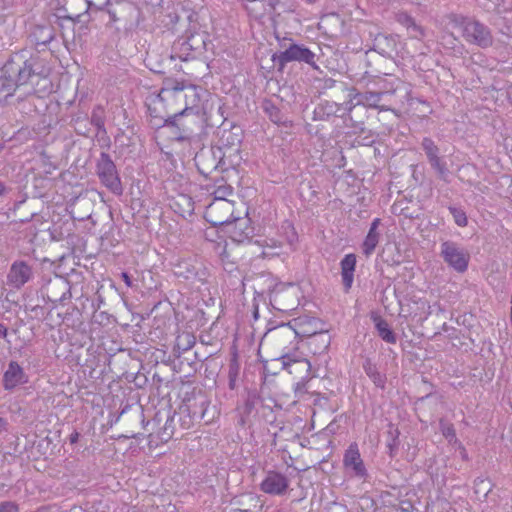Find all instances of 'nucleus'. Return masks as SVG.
<instances>
[{"label": "nucleus", "instance_id": "obj_25", "mask_svg": "<svg viewBox=\"0 0 512 512\" xmlns=\"http://www.w3.org/2000/svg\"><path fill=\"white\" fill-rule=\"evenodd\" d=\"M188 116H181L176 123L177 124H168L165 123V120H161L162 124H157L158 126H171L175 127L179 130V134L176 137L179 141L190 140L194 134V129L191 126V121H189Z\"/></svg>", "mask_w": 512, "mask_h": 512}, {"label": "nucleus", "instance_id": "obj_21", "mask_svg": "<svg viewBox=\"0 0 512 512\" xmlns=\"http://www.w3.org/2000/svg\"><path fill=\"white\" fill-rule=\"evenodd\" d=\"M356 262V255L353 253L346 254L340 261L341 277L345 291H348L352 287Z\"/></svg>", "mask_w": 512, "mask_h": 512}, {"label": "nucleus", "instance_id": "obj_22", "mask_svg": "<svg viewBox=\"0 0 512 512\" xmlns=\"http://www.w3.org/2000/svg\"><path fill=\"white\" fill-rule=\"evenodd\" d=\"M397 23L403 26L411 38L419 39L424 36L422 27L407 12H399L395 17Z\"/></svg>", "mask_w": 512, "mask_h": 512}, {"label": "nucleus", "instance_id": "obj_19", "mask_svg": "<svg viewBox=\"0 0 512 512\" xmlns=\"http://www.w3.org/2000/svg\"><path fill=\"white\" fill-rule=\"evenodd\" d=\"M398 41L396 36L378 34L373 40V50L384 57H392L397 52Z\"/></svg>", "mask_w": 512, "mask_h": 512}, {"label": "nucleus", "instance_id": "obj_52", "mask_svg": "<svg viewBox=\"0 0 512 512\" xmlns=\"http://www.w3.org/2000/svg\"><path fill=\"white\" fill-rule=\"evenodd\" d=\"M6 192V186L3 182H0V196Z\"/></svg>", "mask_w": 512, "mask_h": 512}, {"label": "nucleus", "instance_id": "obj_1", "mask_svg": "<svg viewBox=\"0 0 512 512\" xmlns=\"http://www.w3.org/2000/svg\"><path fill=\"white\" fill-rule=\"evenodd\" d=\"M201 92L195 85L167 79L158 94L147 97L146 106L152 118L165 120V123L177 124L181 116L190 114H193L195 123L200 110Z\"/></svg>", "mask_w": 512, "mask_h": 512}, {"label": "nucleus", "instance_id": "obj_7", "mask_svg": "<svg viewBox=\"0 0 512 512\" xmlns=\"http://www.w3.org/2000/svg\"><path fill=\"white\" fill-rule=\"evenodd\" d=\"M272 60L280 68H283L289 62H300L317 69L316 54L304 44H290L284 51L275 53Z\"/></svg>", "mask_w": 512, "mask_h": 512}, {"label": "nucleus", "instance_id": "obj_36", "mask_svg": "<svg viewBox=\"0 0 512 512\" xmlns=\"http://www.w3.org/2000/svg\"><path fill=\"white\" fill-rule=\"evenodd\" d=\"M439 429L449 443H458L454 425L445 419H440Z\"/></svg>", "mask_w": 512, "mask_h": 512}, {"label": "nucleus", "instance_id": "obj_20", "mask_svg": "<svg viewBox=\"0 0 512 512\" xmlns=\"http://www.w3.org/2000/svg\"><path fill=\"white\" fill-rule=\"evenodd\" d=\"M277 236L284 241V246H287L291 251H295L299 237L298 233L289 220L282 221L277 228Z\"/></svg>", "mask_w": 512, "mask_h": 512}, {"label": "nucleus", "instance_id": "obj_10", "mask_svg": "<svg viewBox=\"0 0 512 512\" xmlns=\"http://www.w3.org/2000/svg\"><path fill=\"white\" fill-rule=\"evenodd\" d=\"M440 248V256L449 267L458 273L468 269L470 256L459 244L447 240L441 243Z\"/></svg>", "mask_w": 512, "mask_h": 512}, {"label": "nucleus", "instance_id": "obj_26", "mask_svg": "<svg viewBox=\"0 0 512 512\" xmlns=\"http://www.w3.org/2000/svg\"><path fill=\"white\" fill-rule=\"evenodd\" d=\"M372 319L378 336L386 343L395 344L397 342V336L388 322L380 316H373Z\"/></svg>", "mask_w": 512, "mask_h": 512}, {"label": "nucleus", "instance_id": "obj_54", "mask_svg": "<svg viewBox=\"0 0 512 512\" xmlns=\"http://www.w3.org/2000/svg\"><path fill=\"white\" fill-rule=\"evenodd\" d=\"M93 122H95V125L98 127V128H101L103 127V122L100 120V119H93Z\"/></svg>", "mask_w": 512, "mask_h": 512}, {"label": "nucleus", "instance_id": "obj_34", "mask_svg": "<svg viewBox=\"0 0 512 512\" xmlns=\"http://www.w3.org/2000/svg\"><path fill=\"white\" fill-rule=\"evenodd\" d=\"M175 275L185 280L195 279V276L197 275L196 265L187 261H183L178 264L177 269L175 270Z\"/></svg>", "mask_w": 512, "mask_h": 512}, {"label": "nucleus", "instance_id": "obj_51", "mask_svg": "<svg viewBox=\"0 0 512 512\" xmlns=\"http://www.w3.org/2000/svg\"><path fill=\"white\" fill-rule=\"evenodd\" d=\"M230 512H258L254 511L250 506L247 508L235 507L231 508Z\"/></svg>", "mask_w": 512, "mask_h": 512}, {"label": "nucleus", "instance_id": "obj_27", "mask_svg": "<svg viewBox=\"0 0 512 512\" xmlns=\"http://www.w3.org/2000/svg\"><path fill=\"white\" fill-rule=\"evenodd\" d=\"M363 370L366 375L371 379L374 385L383 389L386 385V375L382 373L377 365L371 359H366L363 363Z\"/></svg>", "mask_w": 512, "mask_h": 512}, {"label": "nucleus", "instance_id": "obj_16", "mask_svg": "<svg viewBox=\"0 0 512 512\" xmlns=\"http://www.w3.org/2000/svg\"><path fill=\"white\" fill-rule=\"evenodd\" d=\"M229 226V235L238 244L250 243L254 236V227L248 218H233Z\"/></svg>", "mask_w": 512, "mask_h": 512}, {"label": "nucleus", "instance_id": "obj_48", "mask_svg": "<svg viewBox=\"0 0 512 512\" xmlns=\"http://www.w3.org/2000/svg\"><path fill=\"white\" fill-rule=\"evenodd\" d=\"M121 278H122V280L124 281V283L126 284L127 287H131L132 286L131 277H130V275L127 272H122L121 273Z\"/></svg>", "mask_w": 512, "mask_h": 512}, {"label": "nucleus", "instance_id": "obj_14", "mask_svg": "<svg viewBox=\"0 0 512 512\" xmlns=\"http://www.w3.org/2000/svg\"><path fill=\"white\" fill-rule=\"evenodd\" d=\"M288 487L289 479L284 474L275 470L267 471L264 479L259 485L262 492L274 496H281L285 494Z\"/></svg>", "mask_w": 512, "mask_h": 512}, {"label": "nucleus", "instance_id": "obj_49", "mask_svg": "<svg viewBox=\"0 0 512 512\" xmlns=\"http://www.w3.org/2000/svg\"><path fill=\"white\" fill-rule=\"evenodd\" d=\"M7 335H8L7 327L2 322H0V338L6 339Z\"/></svg>", "mask_w": 512, "mask_h": 512}, {"label": "nucleus", "instance_id": "obj_42", "mask_svg": "<svg viewBox=\"0 0 512 512\" xmlns=\"http://www.w3.org/2000/svg\"><path fill=\"white\" fill-rule=\"evenodd\" d=\"M173 422H174L173 417L167 418L165 425L163 427V430L160 433L161 440L168 441L173 436V433H174Z\"/></svg>", "mask_w": 512, "mask_h": 512}, {"label": "nucleus", "instance_id": "obj_33", "mask_svg": "<svg viewBox=\"0 0 512 512\" xmlns=\"http://www.w3.org/2000/svg\"><path fill=\"white\" fill-rule=\"evenodd\" d=\"M493 485L487 478L477 477L473 483V490L475 495L480 498H487L488 494L492 491Z\"/></svg>", "mask_w": 512, "mask_h": 512}, {"label": "nucleus", "instance_id": "obj_39", "mask_svg": "<svg viewBox=\"0 0 512 512\" xmlns=\"http://www.w3.org/2000/svg\"><path fill=\"white\" fill-rule=\"evenodd\" d=\"M247 499H248L249 503H246L243 499L234 498L233 501H232V504L233 505H238L241 508H247L249 506L251 507V505H254V507H256L257 504L260 503L258 511L262 510L263 503L260 501L259 496L255 495V494H248L247 495Z\"/></svg>", "mask_w": 512, "mask_h": 512}, {"label": "nucleus", "instance_id": "obj_23", "mask_svg": "<svg viewBox=\"0 0 512 512\" xmlns=\"http://www.w3.org/2000/svg\"><path fill=\"white\" fill-rule=\"evenodd\" d=\"M55 37L54 28L49 25L36 26L31 35V41L36 47L47 46Z\"/></svg>", "mask_w": 512, "mask_h": 512}, {"label": "nucleus", "instance_id": "obj_28", "mask_svg": "<svg viewBox=\"0 0 512 512\" xmlns=\"http://www.w3.org/2000/svg\"><path fill=\"white\" fill-rule=\"evenodd\" d=\"M188 46L192 48L194 54H202L207 50L209 35L203 31L191 33L187 38Z\"/></svg>", "mask_w": 512, "mask_h": 512}, {"label": "nucleus", "instance_id": "obj_3", "mask_svg": "<svg viewBox=\"0 0 512 512\" xmlns=\"http://www.w3.org/2000/svg\"><path fill=\"white\" fill-rule=\"evenodd\" d=\"M451 23L460 29L463 38L468 43L481 48H487L493 44L490 29L478 20L455 14L451 17Z\"/></svg>", "mask_w": 512, "mask_h": 512}, {"label": "nucleus", "instance_id": "obj_9", "mask_svg": "<svg viewBox=\"0 0 512 512\" xmlns=\"http://www.w3.org/2000/svg\"><path fill=\"white\" fill-rule=\"evenodd\" d=\"M41 294L52 304L51 308L55 309L71 298V284L67 278L56 275L42 286Z\"/></svg>", "mask_w": 512, "mask_h": 512}, {"label": "nucleus", "instance_id": "obj_58", "mask_svg": "<svg viewBox=\"0 0 512 512\" xmlns=\"http://www.w3.org/2000/svg\"><path fill=\"white\" fill-rule=\"evenodd\" d=\"M417 102L421 103V104H427L426 100H422V99H419V98H417Z\"/></svg>", "mask_w": 512, "mask_h": 512}, {"label": "nucleus", "instance_id": "obj_47", "mask_svg": "<svg viewBox=\"0 0 512 512\" xmlns=\"http://www.w3.org/2000/svg\"><path fill=\"white\" fill-rule=\"evenodd\" d=\"M398 435H399V432L398 430H396V435L395 437L392 439V442L388 443V448L390 450V454L392 455V452L393 450L397 447L398 443H397V438H398Z\"/></svg>", "mask_w": 512, "mask_h": 512}, {"label": "nucleus", "instance_id": "obj_60", "mask_svg": "<svg viewBox=\"0 0 512 512\" xmlns=\"http://www.w3.org/2000/svg\"><path fill=\"white\" fill-rule=\"evenodd\" d=\"M2 422V419L0 418V423Z\"/></svg>", "mask_w": 512, "mask_h": 512}, {"label": "nucleus", "instance_id": "obj_15", "mask_svg": "<svg viewBox=\"0 0 512 512\" xmlns=\"http://www.w3.org/2000/svg\"><path fill=\"white\" fill-rule=\"evenodd\" d=\"M39 92L40 90L35 89L34 85H31V88L25 92L24 97L19 94L17 96V109L26 115L41 112L46 107V103L43 96L39 95Z\"/></svg>", "mask_w": 512, "mask_h": 512}, {"label": "nucleus", "instance_id": "obj_24", "mask_svg": "<svg viewBox=\"0 0 512 512\" xmlns=\"http://www.w3.org/2000/svg\"><path fill=\"white\" fill-rule=\"evenodd\" d=\"M379 225H380V219L379 218L373 219V221L370 225L369 231L363 241L362 251L366 256H370L374 252L376 246L379 243L380 234L377 231Z\"/></svg>", "mask_w": 512, "mask_h": 512}, {"label": "nucleus", "instance_id": "obj_6", "mask_svg": "<svg viewBox=\"0 0 512 512\" xmlns=\"http://www.w3.org/2000/svg\"><path fill=\"white\" fill-rule=\"evenodd\" d=\"M274 334L283 342H289V346L283 347L281 355L277 358V360L281 361L284 368L294 363L307 362L298 350V334L290 325H281L274 329Z\"/></svg>", "mask_w": 512, "mask_h": 512}, {"label": "nucleus", "instance_id": "obj_32", "mask_svg": "<svg viewBox=\"0 0 512 512\" xmlns=\"http://www.w3.org/2000/svg\"><path fill=\"white\" fill-rule=\"evenodd\" d=\"M262 109L269 119L275 123L280 124L283 121L281 110L270 100H265L262 104Z\"/></svg>", "mask_w": 512, "mask_h": 512}, {"label": "nucleus", "instance_id": "obj_4", "mask_svg": "<svg viewBox=\"0 0 512 512\" xmlns=\"http://www.w3.org/2000/svg\"><path fill=\"white\" fill-rule=\"evenodd\" d=\"M209 406L210 401L203 393L187 397L180 407V414L184 415L181 425L184 428H190L194 423L201 422L202 420H204L205 423H209L211 419H206Z\"/></svg>", "mask_w": 512, "mask_h": 512}, {"label": "nucleus", "instance_id": "obj_5", "mask_svg": "<svg viewBox=\"0 0 512 512\" xmlns=\"http://www.w3.org/2000/svg\"><path fill=\"white\" fill-rule=\"evenodd\" d=\"M96 175L100 183L114 195L120 196L123 193L121 178L115 163L111 156L106 153H100L96 162Z\"/></svg>", "mask_w": 512, "mask_h": 512}, {"label": "nucleus", "instance_id": "obj_29", "mask_svg": "<svg viewBox=\"0 0 512 512\" xmlns=\"http://www.w3.org/2000/svg\"><path fill=\"white\" fill-rule=\"evenodd\" d=\"M339 111V107L336 103L324 102L318 104L313 112V120L326 121L332 116H335Z\"/></svg>", "mask_w": 512, "mask_h": 512}, {"label": "nucleus", "instance_id": "obj_50", "mask_svg": "<svg viewBox=\"0 0 512 512\" xmlns=\"http://www.w3.org/2000/svg\"><path fill=\"white\" fill-rule=\"evenodd\" d=\"M79 436H80V434H79L77 431H73V432L70 434V436H69V442H70L71 444H75V443H77V442H78V440H79Z\"/></svg>", "mask_w": 512, "mask_h": 512}, {"label": "nucleus", "instance_id": "obj_40", "mask_svg": "<svg viewBox=\"0 0 512 512\" xmlns=\"http://www.w3.org/2000/svg\"><path fill=\"white\" fill-rule=\"evenodd\" d=\"M232 194H233L232 186L224 183V184L218 185L215 188V190L213 191V195H214L213 200L226 199L227 196H230Z\"/></svg>", "mask_w": 512, "mask_h": 512}, {"label": "nucleus", "instance_id": "obj_53", "mask_svg": "<svg viewBox=\"0 0 512 512\" xmlns=\"http://www.w3.org/2000/svg\"><path fill=\"white\" fill-rule=\"evenodd\" d=\"M462 448V452H461V455H462V459L463 460H467L468 459V455H467V452L465 450L464 447H461Z\"/></svg>", "mask_w": 512, "mask_h": 512}, {"label": "nucleus", "instance_id": "obj_55", "mask_svg": "<svg viewBox=\"0 0 512 512\" xmlns=\"http://www.w3.org/2000/svg\"><path fill=\"white\" fill-rule=\"evenodd\" d=\"M307 5H314L318 0H302Z\"/></svg>", "mask_w": 512, "mask_h": 512}, {"label": "nucleus", "instance_id": "obj_57", "mask_svg": "<svg viewBox=\"0 0 512 512\" xmlns=\"http://www.w3.org/2000/svg\"><path fill=\"white\" fill-rule=\"evenodd\" d=\"M442 329H443V331L447 332L449 329V326L446 323H444L442 326Z\"/></svg>", "mask_w": 512, "mask_h": 512}, {"label": "nucleus", "instance_id": "obj_31", "mask_svg": "<svg viewBox=\"0 0 512 512\" xmlns=\"http://www.w3.org/2000/svg\"><path fill=\"white\" fill-rule=\"evenodd\" d=\"M240 374V363L238 355L234 352L229 360L228 366V386L231 390L236 388L237 380Z\"/></svg>", "mask_w": 512, "mask_h": 512}, {"label": "nucleus", "instance_id": "obj_45", "mask_svg": "<svg viewBox=\"0 0 512 512\" xmlns=\"http://www.w3.org/2000/svg\"><path fill=\"white\" fill-rule=\"evenodd\" d=\"M20 507L15 501L0 502V512H19Z\"/></svg>", "mask_w": 512, "mask_h": 512}, {"label": "nucleus", "instance_id": "obj_35", "mask_svg": "<svg viewBox=\"0 0 512 512\" xmlns=\"http://www.w3.org/2000/svg\"><path fill=\"white\" fill-rule=\"evenodd\" d=\"M428 161H429L431 167L438 174V177L441 180H443L445 182H448L449 170L447 168L446 162L440 156H438L436 158H432V159H430Z\"/></svg>", "mask_w": 512, "mask_h": 512}, {"label": "nucleus", "instance_id": "obj_44", "mask_svg": "<svg viewBox=\"0 0 512 512\" xmlns=\"http://www.w3.org/2000/svg\"><path fill=\"white\" fill-rule=\"evenodd\" d=\"M196 274L195 279H192V281H198L202 284L207 282L208 272L202 264L196 265Z\"/></svg>", "mask_w": 512, "mask_h": 512}, {"label": "nucleus", "instance_id": "obj_56", "mask_svg": "<svg viewBox=\"0 0 512 512\" xmlns=\"http://www.w3.org/2000/svg\"><path fill=\"white\" fill-rule=\"evenodd\" d=\"M56 169V166L55 165H52L51 163H49V168L47 170H45L46 173H50L51 170H55Z\"/></svg>", "mask_w": 512, "mask_h": 512}, {"label": "nucleus", "instance_id": "obj_38", "mask_svg": "<svg viewBox=\"0 0 512 512\" xmlns=\"http://www.w3.org/2000/svg\"><path fill=\"white\" fill-rule=\"evenodd\" d=\"M450 213L453 216L454 222L459 227H466L468 224V218L466 212L462 208L455 206L448 207Z\"/></svg>", "mask_w": 512, "mask_h": 512}, {"label": "nucleus", "instance_id": "obj_12", "mask_svg": "<svg viewBox=\"0 0 512 512\" xmlns=\"http://www.w3.org/2000/svg\"><path fill=\"white\" fill-rule=\"evenodd\" d=\"M394 92V89H388L386 86H383V89L377 92H359L356 89H353L350 91L349 97L354 106H364L367 108L378 109L379 111H388L390 108L388 106L381 105L380 102L384 95Z\"/></svg>", "mask_w": 512, "mask_h": 512}, {"label": "nucleus", "instance_id": "obj_43", "mask_svg": "<svg viewBox=\"0 0 512 512\" xmlns=\"http://www.w3.org/2000/svg\"><path fill=\"white\" fill-rule=\"evenodd\" d=\"M263 247L267 248H273V249H282L284 246V241H281V239L277 237H267L263 244Z\"/></svg>", "mask_w": 512, "mask_h": 512}, {"label": "nucleus", "instance_id": "obj_11", "mask_svg": "<svg viewBox=\"0 0 512 512\" xmlns=\"http://www.w3.org/2000/svg\"><path fill=\"white\" fill-rule=\"evenodd\" d=\"M234 203L227 199L213 200L205 210L204 218L213 226L231 224Z\"/></svg>", "mask_w": 512, "mask_h": 512}, {"label": "nucleus", "instance_id": "obj_59", "mask_svg": "<svg viewBox=\"0 0 512 512\" xmlns=\"http://www.w3.org/2000/svg\"><path fill=\"white\" fill-rule=\"evenodd\" d=\"M42 160H43V162H46V161H48V160H49V158H48L47 156L43 155V156H42Z\"/></svg>", "mask_w": 512, "mask_h": 512}, {"label": "nucleus", "instance_id": "obj_2", "mask_svg": "<svg viewBox=\"0 0 512 512\" xmlns=\"http://www.w3.org/2000/svg\"><path fill=\"white\" fill-rule=\"evenodd\" d=\"M38 61L36 58H26L23 52L13 54L0 68V95L8 97L16 89L27 85H38L44 82V89L50 84L42 71H37Z\"/></svg>", "mask_w": 512, "mask_h": 512}, {"label": "nucleus", "instance_id": "obj_41", "mask_svg": "<svg viewBox=\"0 0 512 512\" xmlns=\"http://www.w3.org/2000/svg\"><path fill=\"white\" fill-rule=\"evenodd\" d=\"M194 345L195 337L192 334L186 333L183 336L178 337L177 346L181 348L183 352L191 349Z\"/></svg>", "mask_w": 512, "mask_h": 512}, {"label": "nucleus", "instance_id": "obj_46", "mask_svg": "<svg viewBox=\"0 0 512 512\" xmlns=\"http://www.w3.org/2000/svg\"><path fill=\"white\" fill-rule=\"evenodd\" d=\"M312 341H319L323 344V349H327L330 345V337L324 333L314 334L311 338Z\"/></svg>", "mask_w": 512, "mask_h": 512}, {"label": "nucleus", "instance_id": "obj_8", "mask_svg": "<svg viewBox=\"0 0 512 512\" xmlns=\"http://www.w3.org/2000/svg\"><path fill=\"white\" fill-rule=\"evenodd\" d=\"M342 466L345 474L352 479L367 481L369 471L361 456L359 445L352 442L348 445L343 453Z\"/></svg>", "mask_w": 512, "mask_h": 512}, {"label": "nucleus", "instance_id": "obj_13", "mask_svg": "<svg viewBox=\"0 0 512 512\" xmlns=\"http://www.w3.org/2000/svg\"><path fill=\"white\" fill-rule=\"evenodd\" d=\"M33 277L32 267L23 260L14 261L7 274L6 284L15 290L21 289Z\"/></svg>", "mask_w": 512, "mask_h": 512}, {"label": "nucleus", "instance_id": "obj_18", "mask_svg": "<svg viewBox=\"0 0 512 512\" xmlns=\"http://www.w3.org/2000/svg\"><path fill=\"white\" fill-rule=\"evenodd\" d=\"M194 161L199 173L204 176L216 170L220 162L213 148H202L196 153Z\"/></svg>", "mask_w": 512, "mask_h": 512}, {"label": "nucleus", "instance_id": "obj_30", "mask_svg": "<svg viewBox=\"0 0 512 512\" xmlns=\"http://www.w3.org/2000/svg\"><path fill=\"white\" fill-rule=\"evenodd\" d=\"M173 54V57L178 58L182 61H188L198 56V54H194L192 48L188 46L187 39L178 40L174 43Z\"/></svg>", "mask_w": 512, "mask_h": 512}, {"label": "nucleus", "instance_id": "obj_17", "mask_svg": "<svg viewBox=\"0 0 512 512\" xmlns=\"http://www.w3.org/2000/svg\"><path fill=\"white\" fill-rule=\"evenodd\" d=\"M28 382V377L23 368L16 361H10L7 370L3 375V387L7 391H12L19 385Z\"/></svg>", "mask_w": 512, "mask_h": 512}, {"label": "nucleus", "instance_id": "obj_37", "mask_svg": "<svg viewBox=\"0 0 512 512\" xmlns=\"http://www.w3.org/2000/svg\"><path fill=\"white\" fill-rule=\"evenodd\" d=\"M421 146H422L428 160L439 156V153H440L439 147L435 144V142L430 137H424L422 139Z\"/></svg>", "mask_w": 512, "mask_h": 512}]
</instances>
